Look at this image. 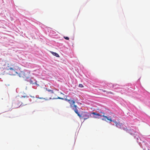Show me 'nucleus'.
I'll use <instances>...</instances> for the list:
<instances>
[{"mask_svg": "<svg viewBox=\"0 0 150 150\" xmlns=\"http://www.w3.org/2000/svg\"><path fill=\"white\" fill-rule=\"evenodd\" d=\"M74 107L72 109L74 110V112L77 114L78 115L81 119L83 118L84 120H85L89 117L90 115L88 113L86 112H83L82 113L81 115L78 112V111L77 109V106L74 105Z\"/></svg>", "mask_w": 150, "mask_h": 150, "instance_id": "nucleus-1", "label": "nucleus"}, {"mask_svg": "<svg viewBox=\"0 0 150 150\" xmlns=\"http://www.w3.org/2000/svg\"><path fill=\"white\" fill-rule=\"evenodd\" d=\"M30 71L27 70H24L21 71L18 75L20 77H23L25 79H28L30 76Z\"/></svg>", "mask_w": 150, "mask_h": 150, "instance_id": "nucleus-2", "label": "nucleus"}, {"mask_svg": "<svg viewBox=\"0 0 150 150\" xmlns=\"http://www.w3.org/2000/svg\"><path fill=\"white\" fill-rule=\"evenodd\" d=\"M102 116H103V117H104V118H102V120L106 121V120L105 119V118L106 119H107L108 120L110 121V122H113L114 123H115V125H116V127H120V126L119 125V124H120V123L119 122H116V120H112L111 119V118L110 117H108L107 116H104V115H103Z\"/></svg>", "mask_w": 150, "mask_h": 150, "instance_id": "nucleus-3", "label": "nucleus"}, {"mask_svg": "<svg viewBox=\"0 0 150 150\" xmlns=\"http://www.w3.org/2000/svg\"><path fill=\"white\" fill-rule=\"evenodd\" d=\"M9 69L10 70L9 72L10 73V74L11 75H15L16 74H18V73L17 71V69L14 67L10 68Z\"/></svg>", "mask_w": 150, "mask_h": 150, "instance_id": "nucleus-4", "label": "nucleus"}, {"mask_svg": "<svg viewBox=\"0 0 150 150\" xmlns=\"http://www.w3.org/2000/svg\"><path fill=\"white\" fill-rule=\"evenodd\" d=\"M65 100L69 103L70 104V107L72 108V109L74 107V104L75 103V101L74 100L68 99L67 98H65Z\"/></svg>", "mask_w": 150, "mask_h": 150, "instance_id": "nucleus-5", "label": "nucleus"}, {"mask_svg": "<svg viewBox=\"0 0 150 150\" xmlns=\"http://www.w3.org/2000/svg\"><path fill=\"white\" fill-rule=\"evenodd\" d=\"M32 99H30V101H32V103H34L35 101H38V99H45V98H44L42 97L41 98H38L37 97H31Z\"/></svg>", "mask_w": 150, "mask_h": 150, "instance_id": "nucleus-6", "label": "nucleus"}, {"mask_svg": "<svg viewBox=\"0 0 150 150\" xmlns=\"http://www.w3.org/2000/svg\"><path fill=\"white\" fill-rule=\"evenodd\" d=\"M30 83L33 84H36L37 82V81L33 78H31L30 79Z\"/></svg>", "mask_w": 150, "mask_h": 150, "instance_id": "nucleus-7", "label": "nucleus"}, {"mask_svg": "<svg viewBox=\"0 0 150 150\" xmlns=\"http://www.w3.org/2000/svg\"><path fill=\"white\" fill-rule=\"evenodd\" d=\"M119 125L120 126V127H117L118 128H120L121 129H123L125 131H127V127H124L122 124L121 123H120Z\"/></svg>", "mask_w": 150, "mask_h": 150, "instance_id": "nucleus-8", "label": "nucleus"}, {"mask_svg": "<svg viewBox=\"0 0 150 150\" xmlns=\"http://www.w3.org/2000/svg\"><path fill=\"white\" fill-rule=\"evenodd\" d=\"M18 102H16L13 103V105L15 108H18L20 106L21 104L19 103V104H18Z\"/></svg>", "mask_w": 150, "mask_h": 150, "instance_id": "nucleus-9", "label": "nucleus"}, {"mask_svg": "<svg viewBox=\"0 0 150 150\" xmlns=\"http://www.w3.org/2000/svg\"><path fill=\"white\" fill-rule=\"evenodd\" d=\"M51 53L53 55L56 56L57 57H59V55L57 53L54 52H53L51 51Z\"/></svg>", "mask_w": 150, "mask_h": 150, "instance_id": "nucleus-10", "label": "nucleus"}, {"mask_svg": "<svg viewBox=\"0 0 150 150\" xmlns=\"http://www.w3.org/2000/svg\"><path fill=\"white\" fill-rule=\"evenodd\" d=\"M91 114H93L94 115L98 116H101H101L103 117L102 116L103 115H100V114L97 113H96L95 112H92Z\"/></svg>", "mask_w": 150, "mask_h": 150, "instance_id": "nucleus-11", "label": "nucleus"}, {"mask_svg": "<svg viewBox=\"0 0 150 150\" xmlns=\"http://www.w3.org/2000/svg\"><path fill=\"white\" fill-rule=\"evenodd\" d=\"M46 90L48 91V92H51L52 93H53L54 92L53 90L50 89H47V88H45Z\"/></svg>", "mask_w": 150, "mask_h": 150, "instance_id": "nucleus-12", "label": "nucleus"}, {"mask_svg": "<svg viewBox=\"0 0 150 150\" xmlns=\"http://www.w3.org/2000/svg\"><path fill=\"white\" fill-rule=\"evenodd\" d=\"M79 86L81 88H82L83 87V85L81 84H79Z\"/></svg>", "mask_w": 150, "mask_h": 150, "instance_id": "nucleus-13", "label": "nucleus"}, {"mask_svg": "<svg viewBox=\"0 0 150 150\" xmlns=\"http://www.w3.org/2000/svg\"><path fill=\"white\" fill-rule=\"evenodd\" d=\"M64 37L65 39L67 40H69V38L67 37L64 36Z\"/></svg>", "mask_w": 150, "mask_h": 150, "instance_id": "nucleus-14", "label": "nucleus"}, {"mask_svg": "<svg viewBox=\"0 0 150 150\" xmlns=\"http://www.w3.org/2000/svg\"><path fill=\"white\" fill-rule=\"evenodd\" d=\"M28 98V96H22V98Z\"/></svg>", "mask_w": 150, "mask_h": 150, "instance_id": "nucleus-15", "label": "nucleus"}, {"mask_svg": "<svg viewBox=\"0 0 150 150\" xmlns=\"http://www.w3.org/2000/svg\"><path fill=\"white\" fill-rule=\"evenodd\" d=\"M57 99H62V100H64V98H60V97H58L57 98Z\"/></svg>", "mask_w": 150, "mask_h": 150, "instance_id": "nucleus-16", "label": "nucleus"}, {"mask_svg": "<svg viewBox=\"0 0 150 150\" xmlns=\"http://www.w3.org/2000/svg\"><path fill=\"white\" fill-rule=\"evenodd\" d=\"M99 90H102V91L103 92H106V91L105 90H102V89H99Z\"/></svg>", "mask_w": 150, "mask_h": 150, "instance_id": "nucleus-17", "label": "nucleus"}, {"mask_svg": "<svg viewBox=\"0 0 150 150\" xmlns=\"http://www.w3.org/2000/svg\"><path fill=\"white\" fill-rule=\"evenodd\" d=\"M107 93H110V94H113V93L111 92H107Z\"/></svg>", "mask_w": 150, "mask_h": 150, "instance_id": "nucleus-18", "label": "nucleus"}, {"mask_svg": "<svg viewBox=\"0 0 150 150\" xmlns=\"http://www.w3.org/2000/svg\"><path fill=\"white\" fill-rule=\"evenodd\" d=\"M100 112L101 113H102L103 114V115H104V116H105L104 115L105 114V113H104L103 112Z\"/></svg>", "mask_w": 150, "mask_h": 150, "instance_id": "nucleus-19", "label": "nucleus"}]
</instances>
